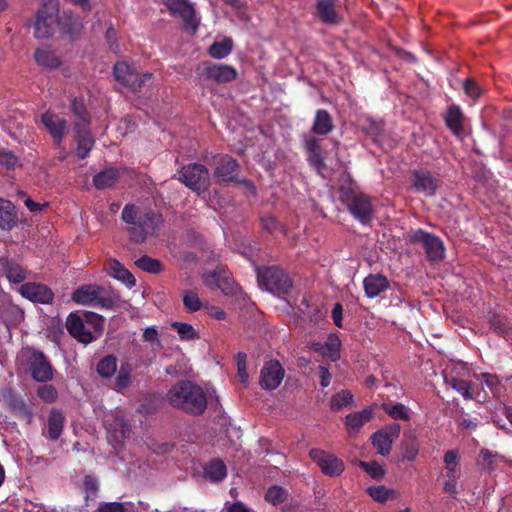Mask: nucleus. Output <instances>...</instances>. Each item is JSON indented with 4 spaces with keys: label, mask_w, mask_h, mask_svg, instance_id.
Instances as JSON below:
<instances>
[{
    "label": "nucleus",
    "mask_w": 512,
    "mask_h": 512,
    "mask_svg": "<svg viewBox=\"0 0 512 512\" xmlns=\"http://www.w3.org/2000/svg\"><path fill=\"white\" fill-rule=\"evenodd\" d=\"M171 405L184 411L199 414L206 408L204 391L190 381L181 382L171 388L168 394Z\"/></svg>",
    "instance_id": "1"
},
{
    "label": "nucleus",
    "mask_w": 512,
    "mask_h": 512,
    "mask_svg": "<svg viewBox=\"0 0 512 512\" xmlns=\"http://www.w3.org/2000/svg\"><path fill=\"white\" fill-rule=\"evenodd\" d=\"M72 300L78 304L110 310L119 302V295L104 286L90 284L77 288L72 294Z\"/></svg>",
    "instance_id": "2"
},
{
    "label": "nucleus",
    "mask_w": 512,
    "mask_h": 512,
    "mask_svg": "<svg viewBox=\"0 0 512 512\" xmlns=\"http://www.w3.org/2000/svg\"><path fill=\"white\" fill-rule=\"evenodd\" d=\"M257 280L261 288L282 299H285L293 289L291 277L279 266L258 267Z\"/></svg>",
    "instance_id": "3"
},
{
    "label": "nucleus",
    "mask_w": 512,
    "mask_h": 512,
    "mask_svg": "<svg viewBox=\"0 0 512 512\" xmlns=\"http://www.w3.org/2000/svg\"><path fill=\"white\" fill-rule=\"evenodd\" d=\"M213 177L218 184L238 183L248 188L254 195L256 188L252 181L239 179L238 174L241 166L239 162L228 154H217L213 156Z\"/></svg>",
    "instance_id": "4"
},
{
    "label": "nucleus",
    "mask_w": 512,
    "mask_h": 512,
    "mask_svg": "<svg viewBox=\"0 0 512 512\" xmlns=\"http://www.w3.org/2000/svg\"><path fill=\"white\" fill-rule=\"evenodd\" d=\"M59 26V0H44L37 10L34 36L47 39L54 35Z\"/></svg>",
    "instance_id": "5"
},
{
    "label": "nucleus",
    "mask_w": 512,
    "mask_h": 512,
    "mask_svg": "<svg viewBox=\"0 0 512 512\" xmlns=\"http://www.w3.org/2000/svg\"><path fill=\"white\" fill-rule=\"evenodd\" d=\"M340 199L357 220L363 224L370 222L373 207L369 196L352 188H342Z\"/></svg>",
    "instance_id": "6"
},
{
    "label": "nucleus",
    "mask_w": 512,
    "mask_h": 512,
    "mask_svg": "<svg viewBox=\"0 0 512 512\" xmlns=\"http://www.w3.org/2000/svg\"><path fill=\"white\" fill-rule=\"evenodd\" d=\"M178 180L198 195L208 190L210 177L208 169L200 163H190L179 171Z\"/></svg>",
    "instance_id": "7"
},
{
    "label": "nucleus",
    "mask_w": 512,
    "mask_h": 512,
    "mask_svg": "<svg viewBox=\"0 0 512 512\" xmlns=\"http://www.w3.org/2000/svg\"><path fill=\"white\" fill-rule=\"evenodd\" d=\"M409 240L411 243L419 244L422 247L428 261L437 263L445 258L444 243L435 234L417 229L411 233Z\"/></svg>",
    "instance_id": "8"
},
{
    "label": "nucleus",
    "mask_w": 512,
    "mask_h": 512,
    "mask_svg": "<svg viewBox=\"0 0 512 512\" xmlns=\"http://www.w3.org/2000/svg\"><path fill=\"white\" fill-rule=\"evenodd\" d=\"M115 79L131 92L138 93L147 81H150L153 74L150 72L140 75L135 68L131 67L124 61L116 62L113 67Z\"/></svg>",
    "instance_id": "9"
},
{
    "label": "nucleus",
    "mask_w": 512,
    "mask_h": 512,
    "mask_svg": "<svg viewBox=\"0 0 512 512\" xmlns=\"http://www.w3.org/2000/svg\"><path fill=\"white\" fill-rule=\"evenodd\" d=\"M443 462L442 488L446 493L456 497L459 493L458 482L461 477L459 452L457 450H448L444 454Z\"/></svg>",
    "instance_id": "10"
},
{
    "label": "nucleus",
    "mask_w": 512,
    "mask_h": 512,
    "mask_svg": "<svg viewBox=\"0 0 512 512\" xmlns=\"http://www.w3.org/2000/svg\"><path fill=\"white\" fill-rule=\"evenodd\" d=\"M26 359L30 364L31 375L35 381L46 382L52 379L53 370L44 354L30 349L21 351L18 360Z\"/></svg>",
    "instance_id": "11"
},
{
    "label": "nucleus",
    "mask_w": 512,
    "mask_h": 512,
    "mask_svg": "<svg viewBox=\"0 0 512 512\" xmlns=\"http://www.w3.org/2000/svg\"><path fill=\"white\" fill-rule=\"evenodd\" d=\"M161 216L153 210H148L138 216L136 224L128 228V234L131 241L140 244L146 241L149 234L153 233L158 227Z\"/></svg>",
    "instance_id": "12"
},
{
    "label": "nucleus",
    "mask_w": 512,
    "mask_h": 512,
    "mask_svg": "<svg viewBox=\"0 0 512 512\" xmlns=\"http://www.w3.org/2000/svg\"><path fill=\"white\" fill-rule=\"evenodd\" d=\"M169 13L182 19L185 29L196 32L199 26V19L196 17L194 5L189 0H163Z\"/></svg>",
    "instance_id": "13"
},
{
    "label": "nucleus",
    "mask_w": 512,
    "mask_h": 512,
    "mask_svg": "<svg viewBox=\"0 0 512 512\" xmlns=\"http://www.w3.org/2000/svg\"><path fill=\"white\" fill-rule=\"evenodd\" d=\"M204 283L209 287L219 288L225 295L241 297L242 288L233 280L229 272L223 268H218L204 275Z\"/></svg>",
    "instance_id": "14"
},
{
    "label": "nucleus",
    "mask_w": 512,
    "mask_h": 512,
    "mask_svg": "<svg viewBox=\"0 0 512 512\" xmlns=\"http://www.w3.org/2000/svg\"><path fill=\"white\" fill-rule=\"evenodd\" d=\"M103 422L111 441L121 443L128 437L130 429L122 412L110 411L104 416Z\"/></svg>",
    "instance_id": "15"
},
{
    "label": "nucleus",
    "mask_w": 512,
    "mask_h": 512,
    "mask_svg": "<svg viewBox=\"0 0 512 512\" xmlns=\"http://www.w3.org/2000/svg\"><path fill=\"white\" fill-rule=\"evenodd\" d=\"M68 332L81 343L88 344L103 330V322H65Z\"/></svg>",
    "instance_id": "16"
},
{
    "label": "nucleus",
    "mask_w": 512,
    "mask_h": 512,
    "mask_svg": "<svg viewBox=\"0 0 512 512\" xmlns=\"http://www.w3.org/2000/svg\"><path fill=\"white\" fill-rule=\"evenodd\" d=\"M200 76L216 83H227L235 80L238 72L233 66L206 61L202 64Z\"/></svg>",
    "instance_id": "17"
},
{
    "label": "nucleus",
    "mask_w": 512,
    "mask_h": 512,
    "mask_svg": "<svg viewBox=\"0 0 512 512\" xmlns=\"http://www.w3.org/2000/svg\"><path fill=\"white\" fill-rule=\"evenodd\" d=\"M304 150L307 154L309 165L316 170L318 175L326 178L325 171L327 170V165L322 154L321 140L312 136L305 137Z\"/></svg>",
    "instance_id": "18"
},
{
    "label": "nucleus",
    "mask_w": 512,
    "mask_h": 512,
    "mask_svg": "<svg viewBox=\"0 0 512 512\" xmlns=\"http://www.w3.org/2000/svg\"><path fill=\"white\" fill-rule=\"evenodd\" d=\"M412 187L427 197H433L439 188V179L428 170L416 169L412 171Z\"/></svg>",
    "instance_id": "19"
},
{
    "label": "nucleus",
    "mask_w": 512,
    "mask_h": 512,
    "mask_svg": "<svg viewBox=\"0 0 512 512\" xmlns=\"http://www.w3.org/2000/svg\"><path fill=\"white\" fill-rule=\"evenodd\" d=\"M310 457L320 466L323 473L338 476L344 471V463L336 456L320 449H312Z\"/></svg>",
    "instance_id": "20"
},
{
    "label": "nucleus",
    "mask_w": 512,
    "mask_h": 512,
    "mask_svg": "<svg viewBox=\"0 0 512 512\" xmlns=\"http://www.w3.org/2000/svg\"><path fill=\"white\" fill-rule=\"evenodd\" d=\"M400 426L398 424H391L372 436L373 446L377 452L383 456L389 454L392 443L399 436Z\"/></svg>",
    "instance_id": "21"
},
{
    "label": "nucleus",
    "mask_w": 512,
    "mask_h": 512,
    "mask_svg": "<svg viewBox=\"0 0 512 512\" xmlns=\"http://www.w3.org/2000/svg\"><path fill=\"white\" fill-rule=\"evenodd\" d=\"M284 370L276 360L268 361L261 370L260 385L264 389H276L282 382Z\"/></svg>",
    "instance_id": "22"
},
{
    "label": "nucleus",
    "mask_w": 512,
    "mask_h": 512,
    "mask_svg": "<svg viewBox=\"0 0 512 512\" xmlns=\"http://www.w3.org/2000/svg\"><path fill=\"white\" fill-rule=\"evenodd\" d=\"M314 15L325 25H339L343 17L336 10V0H315Z\"/></svg>",
    "instance_id": "23"
},
{
    "label": "nucleus",
    "mask_w": 512,
    "mask_h": 512,
    "mask_svg": "<svg viewBox=\"0 0 512 512\" xmlns=\"http://www.w3.org/2000/svg\"><path fill=\"white\" fill-rule=\"evenodd\" d=\"M444 379L445 382L462 395L464 399L484 402L488 397L485 391H473L471 383L463 378L457 377V375H444Z\"/></svg>",
    "instance_id": "24"
},
{
    "label": "nucleus",
    "mask_w": 512,
    "mask_h": 512,
    "mask_svg": "<svg viewBox=\"0 0 512 512\" xmlns=\"http://www.w3.org/2000/svg\"><path fill=\"white\" fill-rule=\"evenodd\" d=\"M20 293L32 302L47 304L52 302L54 294L52 290L41 283L28 282L20 287Z\"/></svg>",
    "instance_id": "25"
},
{
    "label": "nucleus",
    "mask_w": 512,
    "mask_h": 512,
    "mask_svg": "<svg viewBox=\"0 0 512 512\" xmlns=\"http://www.w3.org/2000/svg\"><path fill=\"white\" fill-rule=\"evenodd\" d=\"M41 122L48 130L54 143L59 145L64 138V133L67 126L66 120L51 111H46L41 116Z\"/></svg>",
    "instance_id": "26"
},
{
    "label": "nucleus",
    "mask_w": 512,
    "mask_h": 512,
    "mask_svg": "<svg viewBox=\"0 0 512 512\" xmlns=\"http://www.w3.org/2000/svg\"><path fill=\"white\" fill-rule=\"evenodd\" d=\"M464 120L465 116L460 106L456 104L448 106L444 121L452 134L458 138H463L465 135Z\"/></svg>",
    "instance_id": "27"
},
{
    "label": "nucleus",
    "mask_w": 512,
    "mask_h": 512,
    "mask_svg": "<svg viewBox=\"0 0 512 512\" xmlns=\"http://www.w3.org/2000/svg\"><path fill=\"white\" fill-rule=\"evenodd\" d=\"M75 139L77 142L76 154L80 159H85L94 146L95 140L91 135L88 126H82L80 123L74 125Z\"/></svg>",
    "instance_id": "28"
},
{
    "label": "nucleus",
    "mask_w": 512,
    "mask_h": 512,
    "mask_svg": "<svg viewBox=\"0 0 512 512\" xmlns=\"http://www.w3.org/2000/svg\"><path fill=\"white\" fill-rule=\"evenodd\" d=\"M299 310L304 316L308 317L309 320H324L328 313L327 308H325L318 298L308 295L302 297Z\"/></svg>",
    "instance_id": "29"
},
{
    "label": "nucleus",
    "mask_w": 512,
    "mask_h": 512,
    "mask_svg": "<svg viewBox=\"0 0 512 512\" xmlns=\"http://www.w3.org/2000/svg\"><path fill=\"white\" fill-rule=\"evenodd\" d=\"M120 175V169L109 166L96 173L92 182L96 189L104 190L115 186L119 182Z\"/></svg>",
    "instance_id": "30"
},
{
    "label": "nucleus",
    "mask_w": 512,
    "mask_h": 512,
    "mask_svg": "<svg viewBox=\"0 0 512 512\" xmlns=\"http://www.w3.org/2000/svg\"><path fill=\"white\" fill-rule=\"evenodd\" d=\"M18 217L14 204L0 198V229L11 231L17 225Z\"/></svg>",
    "instance_id": "31"
},
{
    "label": "nucleus",
    "mask_w": 512,
    "mask_h": 512,
    "mask_svg": "<svg viewBox=\"0 0 512 512\" xmlns=\"http://www.w3.org/2000/svg\"><path fill=\"white\" fill-rule=\"evenodd\" d=\"M335 125L330 113L325 109H318L315 113L311 131L315 135L325 136L331 133Z\"/></svg>",
    "instance_id": "32"
},
{
    "label": "nucleus",
    "mask_w": 512,
    "mask_h": 512,
    "mask_svg": "<svg viewBox=\"0 0 512 512\" xmlns=\"http://www.w3.org/2000/svg\"><path fill=\"white\" fill-rule=\"evenodd\" d=\"M340 346L341 342L337 335L330 334L324 344L316 342L312 344L311 348L323 356H327L331 361H337L340 357Z\"/></svg>",
    "instance_id": "33"
},
{
    "label": "nucleus",
    "mask_w": 512,
    "mask_h": 512,
    "mask_svg": "<svg viewBox=\"0 0 512 512\" xmlns=\"http://www.w3.org/2000/svg\"><path fill=\"white\" fill-rule=\"evenodd\" d=\"M363 285L367 297L374 298L389 287V281L381 274H370L365 277Z\"/></svg>",
    "instance_id": "34"
},
{
    "label": "nucleus",
    "mask_w": 512,
    "mask_h": 512,
    "mask_svg": "<svg viewBox=\"0 0 512 512\" xmlns=\"http://www.w3.org/2000/svg\"><path fill=\"white\" fill-rule=\"evenodd\" d=\"M0 265L10 282L21 283L26 279V270L15 260L0 258Z\"/></svg>",
    "instance_id": "35"
},
{
    "label": "nucleus",
    "mask_w": 512,
    "mask_h": 512,
    "mask_svg": "<svg viewBox=\"0 0 512 512\" xmlns=\"http://www.w3.org/2000/svg\"><path fill=\"white\" fill-rule=\"evenodd\" d=\"M372 410L364 409L360 412L348 414L345 418V426L349 434L357 433L365 423L372 418Z\"/></svg>",
    "instance_id": "36"
},
{
    "label": "nucleus",
    "mask_w": 512,
    "mask_h": 512,
    "mask_svg": "<svg viewBox=\"0 0 512 512\" xmlns=\"http://www.w3.org/2000/svg\"><path fill=\"white\" fill-rule=\"evenodd\" d=\"M36 63L46 69H56L61 65V60L55 55L50 47H40L34 52Z\"/></svg>",
    "instance_id": "37"
},
{
    "label": "nucleus",
    "mask_w": 512,
    "mask_h": 512,
    "mask_svg": "<svg viewBox=\"0 0 512 512\" xmlns=\"http://www.w3.org/2000/svg\"><path fill=\"white\" fill-rule=\"evenodd\" d=\"M109 272L112 277L122 282L128 288H131L136 284L134 275L118 260L114 259L109 263Z\"/></svg>",
    "instance_id": "38"
},
{
    "label": "nucleus",
    "mask_w": 512,
    "mask_h": 512,
    "mask_svg": "<svg viewBox=\"0 0 512 512\" xmlns=\"http://www.w3.org/2000/svg\"><path fill=\"white\" fill-rule=\"evenodd\" d=\"M58 28L61 33L75 38L80 34L82 25L76 18H74L71 12H63L62 16L59 15Z\"/></svg>",
    "instance_id": "39"
},
{
    "label": "nucleus",
    "mask_w": 512,
    "mask_h": 512,
    "mask_svg": "<svg viewBox=\"0 0 512 512\" xmlns=\"http://www.w3.org/2000/svg\"><path fill=\"white\" fill-rule=\"evenodd\" d=\"M227 469L221 460H212L204 467V478L211 482H219L226 477Z\"/></svg>",
    "instance_id": "40"
},
{
    "label": "nucleus",
    "mask_w": 512,
    "mask_h": 512,
    "mask_svg": "<svg viewBox=\"0 0 512 512\" xmlns=\"http://www.w3.org/2000/svg\"><path fill=\"white\" fill-rule=\"evenodd\" d=\"M477 379L481 381L483 387L489 389L492 397L500 398L503 395L505 387L498 376L490 373H483Z\"/></svg>",
    "instance_id": "41"
},
{
    "label": "nucleus",
    "mask_w": 512,
    "mask_h": 512,
    "mask_svg": "<svg viewBox=\"0 0 512 512\" xmlns=\"http://www.w3.org/2000/svg\"><path fill=\"white\" fill-rule=\"evenodd\" d=\"M233 49V41L229 37H225L222 41L214 42L208 48V54L214 59H223L227 57Z\"/></svg>",
    "instance_id": "42"
},
{
    "label": "nucleus",
    "mask_w": 512,
    "mask_h": 512,
    "mask_svg": "<svg viewBox=\"0 0 512 512\" xmlns=\"http://www.w3.org/2000/svg\"><path fill=\"white\" fill-rule=\"evenodd\" d=\"M382 409L395 420L408 421L410 419V410L401 403L387 402L382 405Z\"/></svg>",
    "instance_id": "43"
},
{
    "label": "nucleus",
    "mask_w": 512,
    "mask_h": 512,
    "mask_svg": "<svg viewBox=\"0 0 512 512\" xmlns=\"http://www.w3.org/2000/svg\"><path fill=\"white\" fill-rule=\"evenodd\" d=\"M64 424V416L59 411H51L48 419V435L51 439L56 440L62 433Z\"/></svg>",
    "instance_id": "44"
},
{
    "label": "nucleus",
    "mask_w": 512,
    "mask_h": 512,
    "mask_svg": "<svg viewBox=\"0 0 512 512\" xmlns=\"http://www.w3.org/2000/svg\"><path fill=\"white\" fill-rule=\"evenodd\" d=\"M21 166V159L18 155L11 150L0 148V168L13 171Z\"/></svg>",
    "instance_id": "45"
},
{
    "label": "nucleus",
    "mask_w": 512,
    "mask_h": 512,
    "mask_svg": "<svg viewBox=\"0 0 512 512\" xmlns=\"http://www.w3.org/2000/svg\"><path fill=\"white\" fill-rule=\"evenodd\" d=\"M353 395L350 391L342 390L336 393L331 399V409L332 410H343L348 409L353 406Z\"/></svg>",
    "instance_id": "46"
},
{
    "label": "nucleus",
    "mask_w": 512,
    "mask_h": 512,
    "mask_svg": "<svg viewBox=\"0 0 512 512\" xmlns=\"http://www.w3.org/2000/svg\"><path fill=\"white\" fill-rule=\"evenodd\" d=\"M135 265L148 273L158 274L163 270V264L158 259L151 258L147 255L141 256L135 261Z\"/></svg>",
    "instance_id": "47"
},
{
    "label": "nucleus",
    "mask_w": 512,
    "mask_h": 512,
    "mask_svg": "<svg viewBox=\"0 0 512 512\" xmlns=\"http://www.w3.org/2000/svg\"><path fill=\"white\" fill-rule=\"evenodd\" d=\"M71 111L73 115L78 119L76 123H80L82 126H89L90 115L83 100L73 98L71 100Z\"/></svg>",
    "instance_id": "48"
},
{
    "label": "nucleus",
    "mask_w": 512,
    "mask_h": 512,
    "mask_svg": "<svg viewBox=\"0 0 512 512\" xmlns=\"http://www.w3.org/2000/svg\"><path fill=\"white\" fill-rule=\"evenodd\" d=\"M182 301L184 308L188 312H196L203 307L198 294L193 290H184L182 292Z\"/></svg>",
    "instance_id": "49"
},
{
    "label": "nucleus",
    "mask_w": 512,
    "mask_h": 512,
    "mask_svg": "<svg viewBox=\"0 0 512 512\" xmlns=\"http://www.w3.org/2000/svg\"><path fill=\"white\" fill-rule=\"evenodd\" d=\"M367 493L374 501L379 503H385L394 498V491L382 485L369 487Z\"/></svg>",
    "instance_id": "50"
},
{
    "label": "nucleus",
    "mask_w": 512,
    "mask_h": 512,
    "mask_svg": "<svg viewBox=\"0 0 512 512\" xmlns=\"http://www.w3.org/2000/svg\"><path fill=\"white\" fill-rule=\"evenodd\" d=\"M172 327L183 340H191L198 336L196 329L188 322H172Z\"/></svg>",
    "instance_id": "51"
},
{
    "label": "nucleus",
    "mask_w": 512,
    "mask_h": 512,
    "mask_svg": "<svg viewBox=\"0 0 512 512\" xmlns=\"http://www.w3.org/2000/svg\"><path fill=\"white\" fill-rule=\"evenodd\" d=\"M117 369L116 358L114 356H107L102 359L97 366L98 373L103 377L112 376Z\"/></svg>",
    "instance_id": "52"
},
{
    "label": "nucleus",
    "mask_w": 512,
    "mask_h": 512,
    "mask_svg": "<svg viewBox=\"0 0 512 512\" xmlns=\"http://www.w3.org/2000/svg\"><path fill=\"white\" fill-rule=\"evenodd\" d=\"M287 497V492L282 487L273 486L266 493V500L273 505L283 502Z\"/></svg>",
    "instance_id": "53"
},
{
    "label": "nucleus",
    "mask_w": 512,
    "mask_h": 512,
    "mask_svg": "<svg viewBox=\"0 0 512 512\" xmlns=\"http://www.w3.org/2000/svg\"><path fill=\"white\" fill-rule=\"evenodd\" d=\"M359 466L374 479H380L384 476V469L377 462L360 461Z\"/></svg>",
    "instance_id": "54"
},
{
    "label": "nucleus",
    "mask_w": 512,
    "mask_h": 512,
    "mask_svg": "<svg viewBox=\"0 0 512 512\" xmlns=\"http://www.w3.org/2000/svg\"><path fill=\"white\" fill-rule=\"evenodd\" d=\"M470 368L467 363L463 361H455L451 367L445 371L444 375H457V377L465 378L469 376Z\"/></svg>",
    "instance_id": "55"
},
{
    "label": "nucleus",
    "mask_w": 512,
    "mask_h": 512,
    "mask_svg": "<svg viewBox=\"0 0 512 512\" xmlns=\"http://www.w3.org/2000/svg\"><path fill=\"white\" fill-rule=\"evenodd\" d=\"M246 354L238 353L236 356L237 374L242 384L248 385L249 375L246 370Z\"/></svg>",
    "instance_id": "56"
},
{
    "label": "nucleus",
    "mask_w": 512,
    "mask_h": 512,
    "mask_svg": "<svg viewBox=\"0 0 512 512\" xmlns=\"http://www.w3.org/2000/svg\"><path fill=\"white\" fill-rule=\"evenodd\" d=\"M38 396L47 403H53L58 397V392L54 386L45 384L38 388Z\"/></svg>",
    "instance_id": "57"
},
{
    "label": "nucleus",
    "mask_w": 512,
    "mask_h": 512,
    "mask_svg": "<svg viewBox=\"0 0 512 512\" xmlns=\"http://www.w3.org/2000/svg\"><path fill=\"white\" fill-rule=\"evenodd\" d=\"M463 90L469 98L474 100L478 99L483 93V90L479 84L472 79H466L464 81Z\"/></svg>",
    "instance_id": "58"
},
{
    "label": "nucleus",
    "mask_w": 512,
    "mask_h": 512,
    "mask_svg": "<svg viewBox=\"0 0 512 512\" xmlns=\"http://www.w3.org/2000/svg\"><path fill=\"white\" fill-rule=\"evenodd\" d=\"M138 216L137 207L134 204H126L121 213L122 220L130 226L136 224Z\"/></svg>",
    "instance_id": "59"
},
{
    "label": "nucleus",
    "mask_w": 512,
    "mask_h": 512,
    "mask_svg": "<svg viewBox=\"0 0 512 512\" xmlns=\"http://www.w3.org/2000/svg\"><path fill=\"white\" fill-rule=\"evenodd\" d=\"M130 382V368L122 366L118 372L116 378V389L118 391L123 390L129 385Z\"/></svg>",
    "instance_id": "60"
},
{
    "label": "nucleus",
    "mask_w": 512,
    "mask_h": 512,
    "mask_svg": "<svg viewBox=\"0 0 512 512\" xmlns=\"http://www.w3.org/2000/svg\"><path fill=\"white\" fill-rule=\"evenodd\" d=\"M83 317L86 318V320H105V318L102 315L93 313V312H87V311H75L68 314L66 317V320L72 321V320H83Z\"/></svg>",
    "instance_id": "61"
},
{
    "label": "nucleus",
    "mask_w": 512,
    "mask_h": 512,
    "mask_svg": "<svg viewBox=\"0 0 512 512\" xmlns=\"http://www.w3.org/2000/svg\"><path fill=\"white\" fill-rule=\"evenodd\" d=\"M98 512H128L127 507L123 503L118 502H104L100 503L98 508Z\"/></svg>",
    "instance_id": "62"
},
{
    "label": "nucleus",
    "mask_w": 512,
    "mask_h": 512,
    "mask_svg": "<svg viewBox=\"0 0 512 512\" xmlns=\"http://www.w3.org/2000/svg\"><path fill=\"white\" fill-rule=\"evenodd\" d=\"M411 442H407L404 446L403 457L409 461L416 458L419 452L418 445L415 442L414 435H411Z\"/></svg>",
    "instance_id": "63"
},
{
    "label": "nucleus",
    "mask_w": 512,
    "mask_h": 512,
    "mask_svg": "<svg viewBox=\"0 0 512 512\" xmlns=\"http://www.w3.org/2000/svg\"><path fill=\"white\" fill-rule=\"evenodd\" d=\"M261 224H262V228L269 233H273L280 226L278 220L273 216L262 217Z\"/></svg>",
    "instance_id": "64"
}]
</instances>
